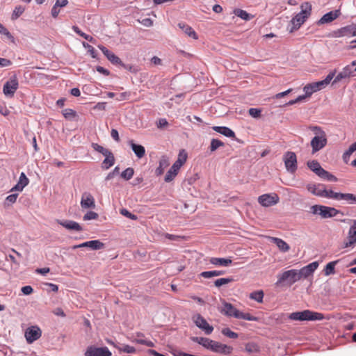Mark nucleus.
<instances>
[{"mask_svg":"<svg viewBox=\"0 0 356 356\" xmlns=\"http://www.w3.org/2000/svg\"><path fill=\"white\" fill-rule=\"evenodd\" d=\"M308 129L314 134L310 141L312 154L323 149L327 144V138L325 131L319 126L311 125Z\"/></svg>","mask_w":356,"mask_h":356,"instance_id":"nucleus-1","label":"nucleus"},{"mask_svg":"<svg viewBox=\"0 0 356 356\" xmlns=\"http://www.w3.org/2000/svg\"><path fill=\"white\" fill-rule=\"evenodd\" d=\"M222 307L220 309V312L228 317H234L237 319H243L251 321H258L257 317H255L249 313H243L239 311L232 304L227 302L225 300H222Z\"/></svg>","mask_w":356,"mask_h":356,"instance_id":"nucleus-2","label":"nucleus"},{"mask_svg":"<svg viewBox=\"0 0 356 356\" xmlns=\"http://www.w3.org/2000/svg\"><path fill=\"white\" fill-rule=\"evenodd\" d=\"M337 70H332L329 72L324 80L313 82L306 85L303 88L304 92L307 94V96H311L314 92L325 88L335 76Z\"/></svg>","mask_w":356,"mask_h":356,"instance_id":"nucleus-3","label":"nucleus"},{"mask_svg":"<svg viewBox=\"0 0 356 356\" xmlns=\"http://www.w3.org/2000/svg\"><path fill=\"white\" fill-rule=\"evenodd\" d=\"M312 6L309 2H305L301 5V12L298 13L294 17L292 18L291 22L293 28L291 30H296L305 22L311 14Z\"/></svg>","mask_w":356,"mask_h":356,"instance_id":"nucleus-4","label":"nucleus"},{"mask_svg":"<svg viewBox=\"0 0 356 356\" xmlns=\"http://www.w3.org/2000/svg\"><path fill=\"white\" fill-rule=\"evenodd\" d=\"M288 318L293 321H321L324 316L321 313L312 312L310 310H304L302 312H296L290 314Z\"/></svg>","mask_w":356,"mask_h":356,"instance_id":"nucleus-5","label":"nucleus"},{"mask_svg":"<svg viewBox=\"0 0 356 356\" xmlns=\"http://www.w3.org/2000/svg\"><path fill=\"white\" fill-rule=\"evenodd\" d=\"M299 277L298 274V270L291 269L286 270L281 274L277 275V281L276 285L283 286L289 285L291 286L295 282L299 281Z\"/></svg>","mask_w":356,"mask_h":356,"instance_id":"nucleus-6","label":"nucleus"},{"mask_svg":"<svg viewBox=\"0 0 356 356\" xmlns=\"http://www.w3.org/2000/svg\"><path fill=\"white\" fill-rule=\"evenodd\" d=\"M307 164L308 168L321 179L330 181H337V178L327 170H324L317 161H309Z\"/></svg>","mask_w":356,"mask_h":356,"instance_id":"nucleus-7","label":"nucleus"},{"mask_svg":"<svg viewBox=\"0 0 356 356\" xmlns=\"http://www.w3.org/2000/svg\"><path fill=\"white\" fill-rule=\"evenodd\" d=\"M310 212L314 215H319L322 218H328L336 216L340 211L334 207L323 205H313L310 207Z\"/></svg>","mask_w":356,"mask_h":356,"instance_id":"nucleus-8","label":"nucleus"},{"mask_svg":"<svg viewBox=\"0 0 356 356\" xmlns=\"http://www.w3.org/2000/svg\"><path fill=\"white\" fill-rule=\"evenodd\" d=\"M356 36V24H352L333 31L328 34L330 38H343Z\"/></svg>","mask_w":356,"mask_h":356,"instance_id":"nucleus-9","label":"nucleus"},{"mask_svg":"<svg viewBox=\"0 0 356 356\" xmlns=\"http://www.w3.org/2000/svg\"><path fill=\"white\" fill-rule=\"evenodd\" d=\"M279 201L280 197L278 195L275 193L264 194L258 197V202L264 207L275 205Z\"/></svg>","mask_w":356,"mask_h":356,"instance_id":"nucleus-10","label":"nucleus"},{"mask_svg":"<svg viewBox=\"0 0 356 356\" xmlns=\"http://www.w3.org/2000/svg\"><path fill=\"white\" fill-rule=\"evenodd\" d=\"M193 321L195 325L202 330L206 334H210L213 331V327L210 325L207 320L200 314L193 316Z\"/></svg>","mask_w":356,"mask_h":356,"instance_id":"nucleus-11","label":"nucleus"},{"mask_svg":"<svg viewBox=\"0 0 356 356\" xmlns=\"http://www.w3.org/2000/svg\"><path fill=\"white\" fill-rule=\"evenodd\" d=\"M284 162L287 171L293 173L297 170V157L294 152H287L284 155Z\"/></svg>","mask_w":356,"mask_h":356,"instance_id":"nucleus-12","label":"nucleus"},{"mask_svg":"<svg viewBox=\"0 0 356 356\" xmlns=\"http://www.w3.org/2000/svg\"><path fill=\"white\" fill-rule=\"evenodd\" d=\"M26 340L28 343H32L42 336V330L37 325H32L29 327L24 334Z\"/></svg>","mask_w":356,"mask_h":356,"instance_id":"nucleus-13","label":"nucleus"},{"mask_svg":"<svg viewBox=\"0 0 356 356\" xmlns=\"http://www.w3.org/2000/svg\"><path fill=\"white\" fill-rule=\"evenodd\" d=\"M19 87L16 76H12L3 86V92L6 96L13 97Z\"/></svg>","mask_w":356,"mask_h":356,"instance_id":"nucleus-14","label":"nucleus"},{"mask_svg":"<svg viewBox=\"0 0 356 356\" xmlns=\"http://www.w3.org/2000/svg\"><path fill=\"white\" fill-rule=\"evenodd\" d=\"M351 225L348 232L347 240L343 243V248L352 247L356 244V220H351Z\"/></svg>","mask_w":356,"mask_h":356,"instance_id":"nucleus-15","label":"nucleus"},{"mask_svg":"<svg viewBox=\"0 0 356 356\" xmlns=\"http://www.w3.org/2000/svg\"><path fill=\"white\" fill-rule=\"evenodd\" d=\"M85 356H112V353L107 347L89 346L85 353Z\"/></svg>","mask_w":356,"mask_h":356,"instance_id":"nucleus-16","label":"nucleus"},{"mask_svg":"<svg viewBox=\"0 0 356 356\" xmlns=\"http://www.w3.org/2000/svg\"><path fill=\"white\" fill-rule=\"evenodd\" d=\"M355 72H356V70H355V68H352L351 66H350L349 65H347L335 76V78L332 82V84L337 83L343 79H350L352 76H354Z\"/></svg>","mask_w":356,"mask_h":356,"instance_id":"nucleus-17","label":"nucleus"},{"mask_svg":"<svg viewBox=\"0 0 356 356\" xmlns=\"http://www.w3.org/2000/svg\"><path fill=\"white\" fill-rule=\"evenodd\" d=\"M318 266V263L317 261H314L306 266H304L300 270H298L299 280H301L302 278H307L312 275L317 269Z\"/></svg>","mask_w":356,"mask_h":356,"instance_id":"nucleus-18","label":"nucleus"},{"mask_svg":"<svg viewBox=\"0 0 356 356\" xmlns=\"http://www.w3.org/2000/svg\"><path fill=\"white\" fill-rule=\"evenodd\" d=\"M211 350L220 354L230 355L232 353L233 348L230 346L223 344L220 342L213 341Z\"/></svg>","mask_w":356,"mask_h":356,"instance_id":"nucleus-19","label":"nucleus"},{"mask_svg":"<svg viewBox=\"0 0 356 356\" xmlns=\"http://www.w3.org/2000/svg\"><path fill=\"white\" fill-rule=\"evenodd\" d=\"M104 243L99 240H93L84 242L83 243L75 245L72 247L73 250L81 248H90L92 250H97L104 248Z\"/></svg>","mask_w":356,"mask_h":356,"instance_id":"nucleus-20","label":"nucleus"},{"mask_svg":"<svg viewBox=\"0 0 356 356\" xmlns=\"http://www.w3.org/2000/svg\"><path fill=\"white\" fill-rule=\"evenodd\" d=\"M81 207L82 209H94L95 207V201L93 196L89 193H84L82 195L81 200Z\"/></svg>","mask_w":356,"mask_h":356,"instance_id":"nucleus-21","label":"nucleus"},{"mask_svg":"<svg viewBox=\"0 0 356 356\" xmlns=\"http://www.w3.org/2000/svg\"><path fill=\"white\" fill-rule=\"evenodd\" d=\"M326 187L322 184H309L307 185V189L309 192L316 196L323 197Z\"/></svg>","mask_w":356,"mask_h":356,"instance_id":"nucleus-22","label":"nucleus"},{"mask_svg":"<svg viewBox=\"0 0 356 356\" xmlns=\"http://www.w3.org/2000/svg\"><path fill=\"white\" fill-rule=\"evenodd\" d=\"M98 47L111 63H112L113 64H121L122 63L120 58L119 57H118L112 51L108 50L106 47H105L104 46H102V45H99Z\"/></svg>","mask_w":356,"mask_h":356,"instance_id":"nucleus-23","label":"nucleus"},{"mask_svg":"<svg viewBox=\"0 0 356 356\" xmlns=\"http://www.w3.org/2000/svg\"><path fill=\"white\" fill-rule=\"evenodd\" d=\"M339 10L330 11L325 14L317 22V24L321 25L330 23L336 19L339 16Z\"/></svg>","mask_w":356,"mask_h":356,"instance_id":"nucleus-24","label":"nucleus"},{"mask_svg":"<svg viewBox=\"0 0 356 356\" xmlns=\"http://www.w3.org/2000/svg\"><path fill=\"white\" fill-rule=\"evenodd\" d=\"M57 222L62 225L67 229L69 230H74L77 232H80L83 230L82 227L76 222L73 220H57Z\"/></svg>","mask_w":356,"mask_h":356,"instance_id":"nucleus-25","label":"nucleus"},{"mask_svg":"<svg viewBox=\"0 0 356 356\" xmlns=\"http://www.w3.org/2000/svg\"><path fill=\"white\" fill-rule=\"evenodd\" d=\"M29 179L27 178V177L24 172H22L20 174L18 182L17 183V184L15 186H13L11 188L10 191L11 192H13V191L21 192L23 191L24 188L29 184Z\"/></svg>","mask_w":356,"mask_h":356,"instance_id":"nucleus-26","label":"nucleus"},{"mask_svg":"<svg viewBox=\"0 0 356 356\" xmlns=\"http://www.w3.org/2000/svg\"><path fill=\"white\" fill-rule=\"evenodd\" d=\"M178 27L188 37L197 40L198 35L197 33L194 31V29L189 26L188 24L184 22H179L178 24Z\"/></svg>","mask_w":356,"mask_h":356,"instance_id":"nucleus-27","label":"nucleus"},{"mask_svg":"<svg viewBox=\"0 0 356 356\" xmlns=\"http://www.w3.org/2000/svg\"><path fill=\"white\" fill-rule=\"evenodd\" d=\"M104 156L105 159L103 161L101 167L103 170H108L114 165L115 159L113 154L111 151Z\"/></svg>","mask_w":356,"mask_h":356,"instance_id":"nucleus-28","label":"nucleus"},{"mask_svg":"<svg viewBox=\"0 0 356 356\" xmlns=\"http://www.w3.org/2000/svg\"><path fill=\"white\" fill-rule=\"evenodd\" d=\"M68 3L67 0H56L55 4L51 8V15L54 18H56L60 13V8L66 6Z\"/></svg>","mask_w":356,"mask_h":356,"instance_id":"nucleus-29","label":"nucleus"},{"mask_svg":"<svg viewBox=\"0 0 356 356\" xmlns=\"http://www.w3.org/2000/svg\"><path fill=\"white\" fill-rule=\"evenodd\" d=\"M270 241L273 243H275L279 250L282 252H288L290 249V246L282 239L276 238V237H270Z\"/></svg>","mask_w":356,"mask_h":356,"instance_id":"nucleus-30","label":"nucleus"},{"mask_svg":"<svg viewBox=\"0 0 356 356\" xmlns=\"http://www.w3.org/2000/svg\"><path fill=\"white\" fill-rule=\"evenodd\" d=\"M192 341L202 345L205 348L211 350L213 340H211L209 338L195 337L192 338Z\"/></svg>","mask_w":356,"mask_h":356,"instance_id":"nucleus-31","label":"nucleus"},{"mask_svg":"<svg viewBox=\"0 0 356 356\" xmlns=\"http://www.w3.org/2000/svg\"><path fill=\"white\" fill-rule=\"evenodd\" d=\"M209 262L215 266H228L232 263V259L227 258L211 257Z\"/></svg>","mask_w":356,"mask_h":356,"instance_id":"nucleus-32","label":"nucleus"},{"mask_svg":"<svg viewBox=\"0 0 356 356\" xmlns=\"http://www.w3.org/2000/svg\"><path fill=\"white\" fill-rule=\"evenodd\" d=\"M129 143L132 150L138 158L141 159L145 156V149L143 145L135 144L133 141H130Z\"/></svg>","mask_w":356,"mask_h":356,"instance_id":"nucleus-33","label":"nucleus"},{"mask_svg":"<svg viewBox=\"0 0 356 356\" xmlns=\"http://www.w3.org/2000/svg\"><path fill=\"white\" fill-rule=\"evenodd\" d=\"M212 129L214 131H216V132H218L220 134H222L227 137H229V138L235 137L234 132L232 129H230L229 128H228L227 127L215 126V127H213Z\"/></svg>","mask_w":356,"mask_h":356,"instance_id":"nucleus-34","label":"nucleus"},{"mask_svg":"<svg viewBox=\"0 0 356 356\" xmlns=\"http://www.w3.org/2000/svg\"><path fill=\"white\" fill-rule=\"evenodd\" d=\"M170 165L169 159L167 156H163L159 161V165L156 170L157 175H161L163 173L164 170Z\"/></svg>","mask_w":356,"mask_h":356,"instance_id":"nucleus-35","label":"nucleus"},{"mask_svg":"<svg viewBox=\"0 0 356 356\" xmlns=\"http://www.w3.org/2000/svg\"><path fill=\"white\" fill-rule=\"evenodd\" d=\"M179 171V170L172 165L165 177V181L170 182L171 181H172L175 179V177L177 175Z\"/></svg>","mask_w":356,"mask_h":356,"instance_id":"nucleus-36","label":"nucleus"},{"mask_svg":"<svg viewBox=\"0 0 356 356\" xmlns=\"http://www.w3.org/2000/svg\"><path fill=\"white\" fill-rule=\"evenodd\" d=\"M339 200H344L348 204H356V195L352 193H340Z\"/></svg>","mask_w":356,"mask_h":356,"instance_id":"nucleus-37","label":"nucleus"},{"mask_svg":"<svg viewBox=\"0 0 356 356\" xmlns=\"http://www.w3.org/2000/svg\"><path fill=\"white\" fill-rule=\"evenodd\" d=\"M338 261H339L337 260V261H331V262H329L328 264H327V265L325 266V267L323 270L324 274L326 276L334 274V273H335L334 268H335L336 264L338 263Z\"/></svg>","mask_w":356,"mask_h":356,"instance_id":"nucleus-38","label":"nucleus"},{"mask_svg":"<svg viewBox=\"0 0 356 356\" xmlns=\"http://www.w3.org/2000/svg\"><path fill=\"white\" fill-rule=\"evenodd\" d=\"M340 193L334 192L332 190L325 188L323 197L324 198L339 200Z\"/></svg>","mask_w":356,"mask_h":356,"instance_id":"nucleus-39","label":"nucleus"},{"mask_svg":"<svg viewBox=\"0 0 356 356\" xmlns=\"http://www.w3.org/2000/svg\"><path fill=\"white\" fill-rule=\"evenodd\" d=\"M264 292L262 290L254 291L250 294V298L258 302H262L264 298Z\"/></svg>","mask_w":356,"mask_h":356,"instance_id":"nucleus-40","label":"nucleus"},{"mask_svg":"<svg viewBox=\"0 0 356 356\" xmlns=\"http://www.w3.org/2000/svg\"><path fill=\"white\" fill-rule=\"evenodd\" d=\"M62 113L65 118L69 120H72L76 116V111L71 108H65L63 110Z\"/></svg>","mask_w":356,"mask_h":356,"instance_id":"nucleus-41","label":"nucleus"},{"mask_svg":"<svg viewBox=\"0 0 356 356\" xmlns=\"http://www.w3.org/2000/svg\"><path fill=\"white\" fill-rule=\"evenodd\" d=\"M233 281H234V279L232 277H223V278L217 279L214 282V284L216 287H220L221 286L227 284Z\"/></svg>","mask_w":356,"mask_h":356,"instance_id":"nucleus-42","label":"nucleus"},{"mask_svg":"<svg viewBox=\"0 0 356 356\" xmlns=\"http://www.w3.org/2000/svg\"><path fill=\"white\" fill-rule=\"evenodd\" d=\"M234 13L245 20H250L252 17H250V14L248 13L245 10L241 9H235L234 10Z\"/></svg>","mask_w":356,"mask_h":356,"instance_id":"nucleus-43","label":"nucleus"},{"mask_svg":"<svg viewBox=\"0 0 356 356\" xmlns=\"http://www.w3.org/2000/svg\"><path fill=\"white\" fill-rule=\"evenodd\" d=\"M245 351L249 353H257L259 350V346L254 343H248L245 346Z\"/></svg>","mask_w":356,"mask_h":356,"instance_id":"nucleus-44","label":"nucleus"},{"mask_svg":"<svg viewBox=\"0 0 356 356\" xmlns=\"http://www.w3.org/2000/svg\"><path fill=\"white\" fill-rule=\"evenodd\" d=\"M25 9L22 6H16L15 8L13 10V13L12 14V19L15 20L17 19L20 15H22V13L24 12Z\"/></svg>","mask_w":356,"mask_h":356,"instance_id":"nucleus-45","label":"nucleus"},{"mask_svg":"<svg viewBox=\"0 0 356 356\" xmlns=\"http://www.w3.org/2000/svg\"><path fill=\"white\" fill-rule=\"evenodd\" d=\"M222 146H224V143H222V141H220L218 139H212L211 141V145H210V150L211 152H214L218 148H219L220 147H222Z\"/></svg>","mask_w":356,"mask_h":356,"instance_id":"nucleus-46","label":"nucleus"},{"mask_svg":"<svg viewBox=\"0 0 356 356\" xmlns=\"http://www.w3.org/2000/svg\"><path fill=\"white\" fill-rule=\"evenodd\" d=\"M134 170L132 168H128L121 173V177L125 180H129L134 175Z\"/></svg>","mask_w":356,"mask_h":356,"instance_id":"nucleus-47","label":"nucleus"},{"mask_svg":"<svg viewBox=\"0 0 356 356\" xmlns=\"http://www.w3.org/2000/svg\"><path fill=\"white\" fill-rule=\"evenodd\" d=\"M92 147L95 151L102 154L104 156L106 155V154L110 152L109 149L104 148L97 143H92Z\"/></svg>","mask_w":356,"mask_h":356,"instance_id":"nucleus-48","label":"nucleus"},{"mask_svg":"<svg viewBox=\"0 0 356 356\" xmlns=\"http://www.w3.org/2000/svg\"><path fill=\"white\" fill-rule=\"evenodd\" d=\"M99 217L97 213L95 211H88L83 217V220L85 221L90 220H97Z\"/></svg>","mask_w":356,"mask_h":356,"instance_id":"nucleus-49","label":"nucleus"},{"mask_svg":"<svg viewBox=\"0 0 356 356\" xmlns=\"http://www.w3.org/2000/svg\"><path fill=\"white\" fill-rule=\"evenodd\" d=\"M222 334L231 339H236L238 337L236 332L232 331L229 328H223Z\"/></svg>","mask_w":356,"mask_h":356,"instance_id":"nucleus-50","label":"nucleus"},{"mask_svg":"<svg viewBox=\"0 0 356 356\" xmlns=\"http://www.w3.org/2000/svg\"><path fill=\"white\" fill-rule=\"evenodd\" d=\"M134 342L138 344L145 345L147 347H154V344L152 341L147 339H136L134 340Z\"/></svg>","mask_w":356,"mask_h":356,"instance_id":"nucleus-51","label":"nucleus"},{"mask_svg":"<svg viewBox=\"0 0 356 356\" xmlns=\"http://www.w3.org/2000/svg\"><path fill=\"white\" fill-rule=\"evenodd\" d=\"M120 213L124 216H126L127 218H129V219H131V220H136L138 219V217L137 216L131 213V212H129L127 209H122L120 210Z\"/></svg>","mask_w":356,"mask_h":356,"instance_id":"nucleus-52","label":"nucleus"},{"mask_svg":"<svg viewBox=\"0 0 356 356\" xmlns=\"http://www.w3.org/2000/svg\"><path fill=\"white\" fill-rule=\"evenodd\" d=\"M119 350L120 351H122L124 353H135L136 349L134 347L131 346L129 345H123L122 347L119 348Z\"/></svg>","mask_w":356,"mask_h":356,"instance_id":"nucleus-53","label":"nucleus"},{"mask_svg":"<svg viewBox=\"0 0 356 356\" xmlns=\"http://www.w3.org/2000/svg\"><path fill=\"white\" fill-rule=\"evenodd\" d=\"M261 111L260 109L256 108H251L248 111L249 114L255 118H259L261 116Z\"/></svg>","mask_w":356,"mask_h":356,"instance_id":"nucleus-54","label":"nucleus"},{"mask_svg":"<svg viewBox=\"0 0 356 356\" xmlns=\"http://www.w3.org/2000/svg\"><path fill=\"white\" fill-rule=\"evenodd\" d=\"M187 157L188 155L186 151L184 149H181L179 151L177 160L182 162L184 164L187 160Z\"/></svg>","mask_w":356,"mask_h":356,"instance_id":"nucleus-55","label":"nucleus"},{"mask_svg":"<svg viewBox=\"0 0 356 356\" xmlns=\"http://www.w3.org/2000/svg\"><path fill=\"white\" fill-rule=\"evenodd\" d=\"M156 126L159 129L166 128L168 126V122L166 119L161 118L157 121Z\"/></svg>","mask_w":356,"mask_h":356,"instance_id":"nucleus-56","label":"nucleus"},{"mask_svg":"<svg viewBox=\"0 0 356 356\" xmlns=\"http://www.w3.org/2000/svg\"><path fill=\"white\" fill-rule=\"evenodd\" d=\"M18 197L17 193L11 194L6 197V204L8 202V204H13L16 202L17 198Z\"/></svg>","mask_w":356,"mask_h":356,"instance_id":"nucleus-57","label":"nucleus"},{"mask_svg":"<svg viewBox=\"0 0 356 356\" xmlns=\"http://www.w3.org/2000/svg\"><path fill=\"white\" fill-rule=\"evenodd\" d=\"M200 276L207 279L215 277L214 270L202 272Z\"/></svg>","mask_w":356,"mask_h":356,"instance_id":"nucleus-58","label":"nucleus"},{"mask_svg":"<svg viewBox=\"0 0 356 356\" xmlns=\"http://www.w3.org/2000/svg\"><path fill=\"white\" fill-rule=\"evenodd\" d=\"M83 45L86 48H88V51L90 52V54H91L92 58H96V51H95V48L92 46H91L87 43H85V42L83 43Z\"/></svg>","mask_w":356,"mask_h":356,"instance_id":"nucleus-59","label":"nucleus"},{"mask_svg":"<svg viewBox=\"0 0 356 356\" xmlns=\"http://www.w3.org/2000/svg\"><path fill=\"white\" fill-rule=\"evenodd\" d=\"M130 94L127 92H124L120 94H119L116 98L118 101H123L128 99L129 97Z\"/></svg>","mask_w":356,"mask_h":356,"instance_id":"nucleus-60","label":"nucleus"},{"mask_svg":"<svg viewBox=\"0 0 356 356\" xmlns=\"http://www.w3.org/2000/svg\"><path fill=\"white\" fill-rule=\"evenodd\" d=\"M353 151H350V148L349 147L347 151H346L343 154V159L345 163H348L350 159V156L353 153Z\"/></svg>","mask_w":356,"mask_h":356,"instance_id":"nucleus-61","label":"nucleus"},{"mask_svg":"<svg viewBox=\"0 0 356 356\" xmlns=\"http://www.w3.org/2000/svg\"><path fill=\"white\" fill-rule=\"evenodd\" d=\"M21 291L24 295H30L33 293V289L31 286H25L21 289Z\"/></svg>","mask_w":356,"mask_h":356,"instance_id":"nucleus-62","label":"nucleus"},{"mask_svg":"<svg viewBox=\"0 0 356 356\" xmlns=\"http://www.w3.org/2000/svg\"><path fill=\"white\" fill-rule=\"evenodd\" d=\"M53 314L58 316L65 317L66 315L60 307H57L53 310Z\"/></svg>","mask_w":356,"mask_h":356,"instance_id":"nucleus-63","label":"nucleus"},{"mask_svg":"<svg viewBox=\"0 0 356 356\" xmlns=\"http://www.w3.org/2000/svg\"><path fill=\"white\" fill-rule=\"evenodd\" d=\"M12 64V62L6 58H0V66L1 67H8Z\"/></svg>","mask_w":356,"mask_h":356,"instance_id":"nucleus-64","label":"nucleus"}]
</instances>
